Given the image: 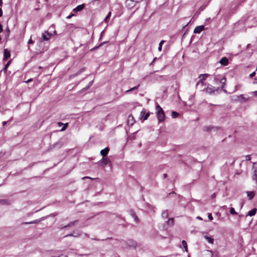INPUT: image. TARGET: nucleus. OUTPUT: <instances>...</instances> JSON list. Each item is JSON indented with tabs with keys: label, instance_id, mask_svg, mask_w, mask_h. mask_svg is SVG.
<instances>
[{
	"label": "nucleus",
	"instance_id": "22",
	"mask_svg": "<svg viewBox=\"0 0 257 257\" xmlns=\"http://www.w3.org/2000/svg\"><path fill=\"white\" fill-rule=\"evenodd\" d=\"M246 193L249 200H251L255 195V193L253 191H247Z\"/></svg>",
	"mask_w": 257,
	"mask_h": 257
},
{
	"label": "nucleus",
	"instance_id": "36",
	"mask_svg": "<svg viewBox=\"0 0 257 257\" xmlns=\"http://www.w3.org/2000/svg\"><path fill=\"white\" fill-rule=\"evenodd\" d=\"M165 42V41L164 40H162L160 43H159V48H158V50L159 51H161L162 50V45Z\"/></svg>",
	"mask_w": 257,
	"mask_h": 257
},
{
	"label": "nucleus",
	"instance_id": "46",
	"mask_svg": "<svg viewBox=\"0 0 257 257\" xmlns=\"http://www.w3.org/2000/svg\"><path fill=\"white\" fill-rule=\"evenodd\" d=\"M208 217L209 219V220H212L213 219V217L212 216L211 213H209L208 214Z\"/></svg>",
	"mask_w": 257,
	"mask_h": 257
},
{
	"label": "nucleus",
	"instance_id": "24",
	"mask_svg": "<svg viewBox=\"0 0 257 257\" xmlns=\"http://www.w3.org/2000/svg\"><path fill=\"white\" fill-rule=\"evenodd\" d=\"M78 222V220H75V221H74L70 222L69 224H68L67 225H65V226H64L62 227H61V229H62V228H67V227H68L72 226H73V225H75V223H76V222Z\"/></svg>",
	"mask_w": 257,
	"mask_h": 257
},
{
	"label": "nucleus",
	"instance_id": "1",
	"mask_svg": "<svg viewBox=\"0 0 257 257\" xmlns=\"http://www.w3.org/2000/svg\"><path fill=\"white\" fill-rule=\"evenodd\" d=\"M156 109L157 110V116L159 122L164 121L165 120V115L162 108L158 104L156 106Z\"/></svg>",
	"mask_w": 257,
	"mask_h": 257
},
{
	"label": "nucleus",
	"instance_id": "41",
	"mask_svg": "<svg viewBox=\"0 0 257 257\" xmlns=\"http://www.w3.org/2000/svg\"><path fill=\"white\" fill-rule=\"evenodd\" d=\"M93 82V81H91L90 82H89V84H88V86H87V87H86L85 89H87L89 88V87H90L92 85Z\"/></svg>",
	"mask_w": 257,
	"mask_h": 257
},
{
	"label": "nucleus",
	"instance_id": "37",
	"mask_svg": "<svg viewBox=\"0 0 257 257\" xmlns=\"http://www.w3.org/2000/svg\"><path fill=\"white\" fill-rule=\"evenodd\" d=\"M84 70V68H82L81 69H80L76 73V74H75V76H77L78 75H79L80 73H81L82 72H83Z\"/></svg>",
	"mask_w": 257,
	"mask_h": 257
},
{
	"label": "nucleus",
	"instance_id": "9",
	"mask_svg": "<svg viewBox=\"0 0 257 257\" xmlns=\"http://www.w3.org/2000/svg\"><path fill=\"white\" fill-rule=\"evenodd\" d=\"M253 169H254V175L252 176V179L255 180L256 184L257 185V164L253 163Z\"/></svg>",
	"mask_w": 257,
	"mask_h": 257
},
{
	"label": "nucleus",
	"instance_id": "13",
	"mask_svg": "<svg viewBox=\"0 0 257 257\" xmlns=\"http://www.w3.org/2000/svg\"><path fill=\"white\" fill-rule=\"evenodd\" d=\"M11 56L10 51L8 49H5L4 52V60L8 59Z\"/></svg>",
	"mask_w": 257,
	"mask_h": 257
},
{
	"label": "nucleus",
	"instance_id": "33",
	"mask_svg": "<svg viewBox=\"0 0 257 257\" xmlns=\"http://www.w3.org/2000/svg\"><path fill=\"white\" fill-rule=\"evenodd\" d=\"M139 86H140V84H138V85H137V86H135V87H133V88H131L130 89H128V90H126L125 93H128V92H131V91H132L133 90H137V89H138Z\"/></svg>",
	"mask_w": 257,
	"mask_h": 257
},
{
	"label": "nucleus",
	"instance_id": "50",
	"mask_svg": "<svg viewBox=\"0 0 257 257\" xmlns=\"http://www.w3.org/2000/svg\"><path fill=\"white\" fill-rule=\"evenodd\" d=\"M33 43H34V41H33L31 39L28 41V43L29 44H32Z\"/></svg>",
	"mask_w": 257,
	"mask_h": 257
},
{
	"label": "nucleus",
	"instance_id": "43",
	"mask_svg": "<svg viewBox=\"0 0 257 257\" xmlns=\"http://www.w3.org/2000/svg\"><path fill=\"white\" fill-rule=\"evenodd\" d=\"M12 62V60H9L7 63V64L5 65V67L8 68L9 67V66L10 65V64H11Z\"/></svg>",
	"mask_w": 257,
	"mask_h": 257
},
{
	"label": "nucleus",
	"instance_id": "7",
	"mask_svg": "<svg viewBox=\"0 0 257 257\" xmlns=\"http://www.w3.org/2000/svg\"><path fill=\"white\" fill-rule=\"evenodd\" d=\"M128 212L130 214V215L134 218L135 221L136 223H138L139 221V219L138 218V216H137L135 212L133 209H130L128 211Z\"/></svg>",
	"mask_w": 257,
	"mask_h": 257
},
{
	"label": "nucleus",
	"instance_id": "56",
	"mask_svg": "<svg viewBox=\"0 0 257 257\" xmlns=\"http://www.w3.org/2000/svg\"><path fill=\"white\" fill-rule=\"evenodd\" d=\"M167 174H163V177H164V178H166V177H167Z\"/></svg>",
	"mask_w": 257,
	"mask_h": 257
},
{
	"label": "nucleus",
	"instance_id": "2",
	"mask_svg": "<svg viewBox=\"0 0 257 257\" xmlns=\"http://www.w3.org/2000/svg\"><path fill=\"white\" fill-rule=\"evenodd\" d=\"M219 90V87H215L211 85H209L204 90L209 94L214 93L215 91H217Z\"/></svg>",
	"mask_w": 257,
	"mask_h": 257
},
{
	"label": "nucleus",
	"instance_id": "52",
	"mask_svg": "<svg viewBox=\"0 0 257 257\" xmlns=\"http://www.w3.org/2000/svg\"><path fill=\"white\" fill-rule=\"evenodd\" d=\"M3 31V26L1 24H0V33Z\"/></svg>",
	"mask_w": 257,
	"mask_h": 257
},
{
	"label": "nucleus",
	"instance_id": "35",
	"mask_svg": "<svg viewBox=\"0 0 257 257\" xmlns=\"http://www.w3.org/2000/svg\"><path fill=\"white\" fill-rule=\"evenodd\" d=\"M230 213L231 214H232V215L237 214V212L235 211L234 208H232V207L230 208Z\"/></svg>",
	"mask_w": 257,
	"mask_h": 257
},
{
	"label": "nucleus",
	"instance_id": "27",
	"mask_svg": "<svg viewBox=\"0 0 257 257\" xmlns=\"http://www.w3.org/2000/svg\"><path fill=\"white\" fill-rule=\"evenodd\" d=\"M6 34H5V38L6 39H8L9 37L10 34V29L7 27L5 30Z\"/></svg>",
	"mask_w": 257,
	"mask_h": 257
},
{
	"label": "nucleus",
	"instance_id": "28",
	"mask_svg": "<svg viewBox=\"0 0 257 257\" xmlns=\"http://www.w3.org/2000/svg\"><path fill=\"white\" fill-rule=\"evenodd\" d=\"M205 238L207 240V241L210 243H213L214 239L211 237H209L208 236H205Z\"/></svg>",
	"mask_w": 257,
	"mask_h": 257
},
{
	"label": "nucleus",
	"instance_id": "15",
	"mask_svg": "<svg viewBox=\"0 0 257 257\" xmlns=\"http://www.w3.org/2000/svg\"><path fill=\"white\" fill-rule=\"evenodd\" d=\"M109 149L108 147L105 148V149L101 150L100 151V155L103 157L107 156L109 152Z\"/></svg>",
	"mask_w": 257,
	"mask_h": 257
},
{
	"label": "nucleus",
	"instance_id": "39",
	"mask_svg": "<svg viewBox=\"0 0 257 257\" xmlns=\"http://www.w3.org/2000/svg\"><path fill=\"white\" fill-rule=\"evenodd\" d=\"M67 126H68V123H65L64 125V126H63V127L61 128V131H64V130H65L67 128Z\"/></svg>",
	"mask_w": 257,
	"mask_h": 257
},
{
	"label": "nucleus",
	"instance_id": "51",
	"mask_svg": "<svg viewBox=\"0 0 257 257\" xmlns=\"http://www.w3.org/2000/svg\"><path fill=\"white\" fill-rule=\"evenodd\" d=\"M85 179H93V178H91L89 177H84L82 178V179L84 180Z\"/></svg>",
	"mask_w": 257,
	"mask_h": 257
},
{
	"label": "nucleus",
	"instance_id": "40",
	"mask_svg": "<svg viewBox=\"0 0 257 257\" xmlns=\"http://www.w3.org/2000/svg\"><path fill=\"white\" fill-rule=\"evenodd\" d=\"M213 127H214V128H212L213 131H217L219 130L220 128L219 126H213Z\"/></svg>",
	"mask_w": 257,
	"mask_h": 257
},
{
	"label": "nucleus",
	"instance_id": "6",
	"mask_svg": "<svg viewBox=\"0 0 257 257\" xmlns=\"http://www.w3.org/2000/svg\"><path fill=\"white\" fill-rule=\"evenodd\" d=\"M136 3L137 2H135L133 0H126L125 2V4L126 7H127L128 9H131L135 6Z\"/></svg>",
	"mask_w": 257,
	"mask_h": 257
},
{
	"label": "nucleus",
	"instance_id": "5",
	"mask_svg": "<svg viewBox=\"0 0 257 257\" xmlns=\"http://www.w3.org/2000/svg\"><path fill=\"white\" fill-rule=\"evenodd\" d=\"M213 80L215 82H218L219 81L220 83L221 84V88L223 89L224 87L226 81L225 77H223L220 80L219 79V78H217L216 77H215Z\"/></svg>",
	"mask_w": 257,
	"mask_h": 257
},
{
	"label": "nucleus",
	"instance_id": "17",
	"mask_svg": "<svg viewBox=\"0 0 257 257\" xmlns=\"http://www.w3.org/2000/svg\"><path fill=\"white\" fill-rule=\"evenodd\" d=\"M207 74H201L200 75L199 78H200V80L197 82V85H198L199 83H202V81L205 80L206 78L208 76Z\"/></svg>",
	"mask_w": 257,
	"mask_h": 257
},
{
	"label": "nucleus",
	"instance_id": "38",
	"mask_svg": "<svg viewBox=\"0 0 257 257\" xmlns=\"http://www.w3.org/2000/svg\"><path fill=\"white\" fill-rule=\"evenodd\" d=\"M110 16H111V12H109V13L107 14V15L106 16V17L104 19V21L105 22H107V20L109 18Z\"/></svg>",
	"mask_w": 257,
	"mask_h": 257
},
{
	"label": "nucleus",
	"instance_id": "11",
	"mask_svg": "<svg viewBox=\"0 0 257 257\" xmlns=\"http://www.w3.org/2000/svg\"><path fill=\"white\" fill-rule=\"evenodd\" d=\"M204 28L205 27L203 25L197 26L194 29V33L196 34H199L204 29Z\"/></svg>",
	"mask_w": 257,
	"mask_h": 257
},
{
	"label": "nucleus",
	"instance_id": "61",
	"mask_svg": "<svg viewBox=\"0 0 257 257\" xmlns=\"http://www.w3.org/2000/svg\"><path fill=\"white\" fill-rule=\"evenodd\" d=\"M7 123V121H4V122H3V125H5Z\"/></svg>",
	"mask_w": 257,
	"mask_h": 257
},
{
	"label": "nucleus",
	"instance_id": "12",
	"mask_svg": "<svg viewBox=\"0 0 257 257\" xmlns=\"http://www.w3.org/2000/svg\"><path fill=\"white\" fill-rule=\"evenodd\" d=\"M62 144L61 142L56 143L49 147L48 151L52 150L55 148H60L62 147Z\"/></svg>",
	"mask_w": 257,
	"mask_h": 257
},
{
	"label": "nucleus",
	"instance_id": "8",
	"mask_svg": "<svg viewBox=\"0 0 257 257\" xmlns=\"http://www.w3.org/2000/svg\"><path fill=\"white\" fill-rule=\"evenodd\" d=\"M150 115L149 112L146 113V110L143 109L140 114L141 118L143 117L144 120H147Z\"/></svg>",
	"mask_w": 257,
	"mask_h": 257
},
{
	"label": "nucleus",
	"instance_id": "29",
	"mask_svg": "<svg viewBox=\"0 0 257 257\" xmlns=\"http://www.w3.org/2000/svg\"><path fill=\"white\" fill-rule=\"evenodd\" d=\"M40 222V220H35L31 222H24L22 223V224H35L38 223Z\"/></svg>",
	"mask_w": 257,
	"mask_h": 257
},
{
	"label": "nucleus",
	"instance_id": "60",
	"mask_svg": "<svg viewBox=\"0 0 257 257\" xmlns=\"http://www.w3.org/2000/svg\"><path fill=\"white\" fill-rule=\"evenodd\" d=\"M88 254H79V255H80V256H82V255H88Z\"/></svg>",
	"mask_w": 257,
	"mask_h": 257
},
{
	"label": "nucleus",
	"instance_id": "14",
	"mask_svg": "<svg viewBox=\"0 0 257 257\" xmlns=\"http://www.w3.org/2000/svg\"><path fill=\"white\" fill-rule=\"evenodd\" d=\"M219 63L223 66H226L228 64V60L226 57H223L220 60Z\"/></svg>",
	"mask_w": 257,
	"mask_h": 257
},
{
	"label": "nucleus",
	"instance_id": "54",
	"mask_svg": "<svg viewBox=\"0 0 257 257\" xmlns=\"http://www.w3.org/2000/svg\"><path fill=\"white\" fill-rule=\"evenodd\" d=\"M252 93L253 94V95H254V96H257V90H256V91H253V92H252Z\"/></svg>",
	"mask_w": 257,
	"mask_h": 257
},
{
	"label": "nucleus",
	"instance_id": "26",
	"mask_svg": "<svg viewBox=\"0 0 257 257\" xmlns=\"http://www.w3.org/2000/svg\"><path fill=\"white\" fill-rule=\"evenodd\" d=\"M106 43H107V41L101 43L99 45L95 46V47H93V48L91 49L90 51H92V52L94 51V50H96L97 49L100 47L101 46H102V45H103L104 44H105Z\"/></svg>",
	"mask_w": 257,
	"mask_h": 257
},
{
	"label": "nucleus",
	"instance_id": "16",
	"mask_svg": "<svg viewBox=\"0 0 257 257\" xmlns=\"http://www.w3.org/2000/svg\"><path fill=\"white\" fill-rule=\"evenodd\" d=\"M80 235H81V233L79 231H73V232L72 233H70V234H69L68 235H66L65 236V237L74 236L75 237H77L80 236Z\"/></svg>",
	"mask_w": 257,
	"mask_h": 257
},
{
	"label": "nucleus",
	"instance_id": "55",
	"mask_svg": "<svg viewBox=\"0 0 257 257\" xmlns=\"http://www.w3.org/2000/svg\"><path fill=\"white\" fill-rule=\"evenodd\" d=\"M58 124L59 126H60V125L63 124V123L61 122H59L58 123Z\"/></svg>",
	"mask_w": 257,
	"mask_h": 257
},
{
	"label": "nucleus",
	"instance_id": "48",
	"mask_svg": "<svg viewBox=\"0 0 257 257\" xmlns=\"http://www.w3.org/2000/svg\"><path fill=\"white\" fill-rule=\"evenodd\" d=\"M216 196V194L214 193L211 195V198L213 199V198H215Z\"/></svg>",
	"mask_w": 257,
	"mask_h": 257
},
{
	"label": "nucleus",
	"instance_id": "57",
	"mask_svg": "<svg viewBox=\"0 0 257 257\" xmlns=\"http://www.w3.org/2000/svg\"><path fill=\"white\" fill-rule=\"evenodd\" d=\"M222 208L223 209H226V208H227V206H225V205H224V206H223L222 207Z\"/></svg>",
	"mask_w": 257,
	"mask_h": 257
},
{
	"label": "nucleus",
	"instance_id": "53",
	"mask_svg": "<svg viewBox=\"0 0 257 257\" xmlns=\"http://www.w3.org/2000/svg\"><path fill=\"white\" fill-rule=\"evenodd\" d=\"M3 15V11L2 9L0 8V17Z\"/></svg>",
	"mask_w": 257,
	"mask_h": 257
},
{
	"label": "nucleus",
	"instance_id": "21",
	"mask_svg": "<svg viewBox=\"0 0 257 257\" xmlns=\"http://www.w3.org/2000/svg\"><path fill=\"white\" fill-rule=\"evenodd\" d=\"M256 208H253L252 209L248 212L247 216H252L254 215L256 212Z\"/></svg>",
	"mask_w": 257,
	"mask_h": 257
},
{
	"label": "nucleus",
	"instance_id": "44",
	"mask_svg": "<svg viewBox=\"0 0 257 257\" xmlns=\"http://www.w3.org/2000/svg\"><path fill=\"white\" fill-rule=\"evenodd\" d=\"M245 158H246V160L247 161L250 160V159H251L250 155H246L245 156Z\"/></svg>",
	"mask_w": 257,
	"mask_h": 257
},
{
	"label": "nucleus",
	"instance_id": "25",
	"mask_svg": "<svg viewBox=\"0 0 257 257\" xmlns=\"http://www.w3.org/2000/svg\"><path fill=\"white\" fill-rule=\"evenodd\" d=\"M0 203L2 205H10V202L8 199H0Z\"/></svg>",
	"mask_w": 257,
	"mask_h": 257
},
{
	"label": "nucleus",
	"instance_id": "30",
	"mask_svg": "<svg viewBox=\"0 0 257 257\" xmlns=\"http://www.w3.org/2000/svg\"><path fill=\"white\" fill-rule=\"evenodd\" d=\"M166 223L168 224V225L170 226H173L174 224V218H170L167 221H166Z\"/></svg>",
	"mask_w": 257,
	"mask_h": 257
},
{
	"label": "nucleus",
	"instance_id": "23",
	"mask_svg": "<svg viewBox=\"0 0 257 257\" xmlns=\"http://www.w3.org/2000/svg\"><path fill=\"white\" fill-rule=\"evenodd\" d=\"M214 128L212 125L204 126L203 128L204 132H211L212 131V128Z\"/></svg>",
	"mask_w": 257,
	"mask_h": 257
},
{
	"label": "nucleus",
	"instance_id": "64",
	"mask_svg": "<svg viewBox=\"0 0 257 257\" xmlns=\"http://www.w3.org/2000/svg\"><path fill=\"white\" fill-rule=\"evenodd\" d=\"M62 255H60V256H52V257H61Z\"/></svg>",
	"mask_w": 257,
	"mask_h": 257
},
{
	"label": "nucleus",
	"instance_id": "32",
	"mask_svg": "<svg viewBox=\"0 0 257 257\" xmlns=\"http://www.w3.org/2000/svg\"><path fill=\"white\" fill-rule=\"evenodd\" d=\"M182 243L183 247L185 248V251L188 252L187 244L186 241L183 240L182 241Z\"/></svg>",
	"mask_w": 257,
	"mask_h": 257
},
{
	"label": "nucleus",
	"instance_id": "49",
	"mask_svg": "<svg viewBox=\"0 0 257 257\" xmlns=\"http://www.w3.org/2000/svg\"><path fill=\"white\" fill-rule=\"evenodd\" d=\"M7 69L8 68L6 67H4V68H3V71L5 72V73H7Z\"/></svg>",
	"mask_w": 257,
	"mask_h": 257
},
{
	"label": "nucleus",
	"instance_id": "42",
	"mask_svg": "<svg viewBox=\"0 0 257 257\" xmlns=\"http://www.w3.org/2000/svg\"><path fill=\"white\" fill-rule=\"evenodd\" d=\"M147 206L149 209L153 210L154 207L151 204L147 203Z\"/></svg>",
	"mask_w": 257,
	"mask_h": 257
},
{
	"label": "nucleus",
	"instance_id": "63",
	"mask_svg": "<svg viewBox=\"0 0 257 257\" xmlns=\"http://www.w3.org/2000/svg\"><path fill=\"white\" fill-rule=\"evenodd\" d=\"M85 236H87V237H89V235L87 234V233H85Z\"/></svg>",
	"mask_w": 257,
	"mask_h": 257
},
{
	"label": "nucleus",
	"instance_id": "47",
	"mask_svg": "<svg viewBox=\"0 0 257 257\" xmlns=\"http://www.w3.org/2000/svg\"><path fill=\"white\" fill-rule=\"evenodd\" d=\"M255 75V72H253L249 75V77L252 78Z\"/></svg>",
	"mask_w": 257,
	"mask_h": 257
},
{
	"label": "nucleus",
	"instance_id": "59",
	"mask_svg": "<svg viewBox=\"0 0 257 257\" xmlns=\"http://www.w3.org/2000/svg\"><path fill=\"white\" fill-rule=\"evenodd\" d=\"M32 80V79H29L28 80H27L26 82V83H28V82H29L31 81Z\"/></svg>",
	"mask_w": 257,
	"mask_h": 257
},
{
	"label": "nucleus",
	"instance_id": "4",
	"mask_svg": "<svg viewBox=\"0 0 257 257\" xmlns=\"http://www.w3.org/2000/svg\"><path fill=\"white\" fill-rule=\"evenodd\" d=\"M126 245L129 247L136 248L137 246V243L133 239H129L126 241Z\"/></svg>",
	"mask_w": 257,
	"mask_h": 257
},
{
	"label": "nucleus",
	"instance_id": "58",
	"mask_svg": "<svg viewBox=\"0 0 257 257\" xmlns=\"http://www.w3.org/2000/svg\"><path fill=\"white\" fill-rule=\"evenodd\" d=\"M2 5H3V1L0 0V7L2 6Z\"/></svg>",
	"mask_w": 257,
	"mask_h": 257
},
{
	"label": "nucleus",
	"instance_id": "18",
	"mask_svg": "<svg viewBox=\"0 0 257 257\" xmlns=\"http://www.w3.org/2000/svg\"><path fill=\"white\" fill-rule=\"evenodd\" d=\"M135 119L134 118V117L131 115H130L128 117V119H127V123L128 125H132L134 124V123H135Z\"/></svg>",
	"mask_w": 257,
	"mask_h": 257
},
{
	"label": "nucleus",
	"instance_id": "3",
	"mask_svg": "<svg viewBox=\"0 0 257 257\" xmlns=\"http://www.w3.org/2000/svg\"><path fill=\"white\" fill-rule=\"evenodd\" d=\"M237 99L236 100L238 101L240 103H243L246 102L248 100L250 99V97H245L244 95L240 94L239 95L237 96Z\"/></svg>",
	"mask_w": 257,
	"mask_h": 257
},
{
	"label": "nucleus",
	"instance_id": "10",
	"mask_svg": "<svg viewBox=\"0 0 257 257\" xmlns=\"http://www.w3.org/2000/svg\"><path fill=\"white\" fill-rule=\"evenodd\" d=\"M52 35L48 32V31H45L42 34V39L44 41H48Z\"/></svg>",
	"mask_w": 257,
	"mask_h": 257
},
{
	"label": "nucleus",
	"instance_id": "34",
	"mask_svg": "<svg viewBox=\"0 0 257 257\" xmlns=\"http://www.w3.org/2000/svg\"><path fill=\"white\" fill-rule=\"evenodd\" d=\"M171 115L173 118H176L179 116V113L175 111H172Z\"/></svg>",
	"mask_w": 257,
	"mask_h": 257
},
{
	"label": "nucleus",
	"instance_id": "20",
	"mask_svg": "<svg viewBox=\"0 0 257 257\" xmlns=\"http://www.w3.org/2000/svg\"><path fill=\"white\" fill-rule=\"evenodd\" d=\"M84 6L85 5L84 4H82V5H79L77 7H76L74 10H73V11L74 12H79L81 10H82L84 8Z\"/></svg>",
	"mask_w": 257,
	"mask_h": 257
},
{
	"label": "nucleus",
	"instance_id": "45",
	"mask_svg": "<svg viewBox=\"0 0 257 257\" xmlns=\"http://www.w3.org/2000/svg\"><path fill=\"white\" fill-rule=\"evenodd\" d=\"M240 87H241L240 85H236L235 86V91H236L237 90L239 89Z\"/></svg>",
	"mask_w": 257,
	"mask_h": 257
},
{
	"label": "nucleus",
	"instance_id": "31",
	"mask_svg": "<svg viewBox=\"0 0 257 257\" xmlns=\"http://www.w3.org/2000/svg\"><path fill=\"white\" fill-rule=\"evenodd\" d=\"M162 217L163 218H167L168 217V210H165V211H164L162 213Z\"/></svg>",
	"mask_w": 257,
	"mask_h": 257
},
{
	"label": "nucleus",
	"instance_id": "19",
	"mask_svg": "<svg viewBox=\"0 0 257 257\" xmlns=\"http://www.w3.org/2000/svg\"><path fill=\"white\" fill-rule=\"evenodd\" d=\"M99 163H102L104 166H106L107 165L110 164V161L108 158H103Z\"/></svg>",
	"mask_w": 257,
	"mask_h": 257
},
{
	"label": "nucleus",
	"instance_id": "62",
	"mask_svg": "<svg viewBox=\"0 0 257 257\" xmlns=\"http://www.w3.org/2000/svg\"><path fill=\"white\" fill-rule=\"evenodd\" d=\"M157 59V57L154 58L153 59V62H155V61H156Z\"/></svg>",
	"mask_w": 257,
	"mask_h": 257
}]
</instances>
